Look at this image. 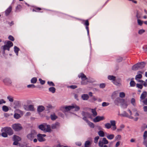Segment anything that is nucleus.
<instances>
[{
    "instance_id": "1",
    "label": "nucleus",
    "mask_w": 147,
    "mask_h": 147,
    "mask_svg": "<svg viewBox=\"0 0 147 147\" xmlns=\"http://www.w3.org/2000/svg\"><path fill=\"white\" fill-rule=\"evenodd\" d=\"M13 46V43L10 41L7 42L6 44L1 47V51H3V54L5 53V51L7 50L9 51L10 47Z\"/></svg>"
},
{
    "instance_id": "2",
    "label": "nucleus",
    "mask_w": 147,
    "mask_h": 147,
    "mask_svg": "<svg viewBox=\"0 0 147 147\" xmlns=\"http://www.w3.org/2000/svg\"><path fill=\"white\" fill-rule=\"evenodd\" d=\"M110 122L111 124L109 123H107L105 124V128L107 129H109L112 126L111 129L113 131L115 130L117 128L115 121L114 120H111Z\"/></svg>"
},
{
    "instance_id": "3",
    "label": "nucleus",
    "mask_w": 147,
    "mask_h": 147,
    "mask_svg": "<svg viewBox=\"0 0 147 147\" xmlns=\"http://www.w3.org/2000/svg\"><path fill=\"white\" fill-rule=\"evenodd\" d=\"M146 63L144 62H141L137 63L133 66L132 69L133 70H137L141 69L144 67Z\"/></svg>"
},
{
    "instance_id": "4",
    "label": "nucleus",
    "mask_w": 147,
    "mask_h": 147,
    "mask_svg": "<svg viewBox=\"0 0 147 147\" xmlns=\"http://www.w3.org/2000/svg\"><path fill=\"white\" fill-rule=\"evenodd\" d=\"M79 78H81L82 81L81 82V84L82 85H84L87 84L88 82V78L83 73H81L78 75Z\"/></svg>"
},
{
    "instance_id": "5",
    "label": "nucleus",
    "mask_w": 147,
    "mask_h": 147,
    "mask_svg": "<svg viewBox=\"0 0 147 147\" xmlns=\"http://www.w3.org/2000/svg\"><path fill=\"white\" fill-rule=\"evenodd\" d=\"M36 135L37 133L36 131L33 130L31 131L30 134L27 135V137L28 139L32 141L34 138L36 137Z\"/></svg>"
},
{
    "instance_id": "6",
    "label": "nucleus",
    "mask_w": 147,
    "mask_h": 147,
    "mask_svg": "<svg viewBox=\"0 0 147 147\" xmlns=\"http://www.w3.org/2000/svg\"><path fill=\"white\" fill-rule=\"evenodd\" d=\"M2 132H6L9 135H12L13 134V132L12 129L9 127H5L3 128L1 130Z\"/></svg>"
},
{
    "instance_id": "7",
    "label": "nucleus",
    "mask_w": 147,
    "mask_h": 147,
    "mask_svg": "<svg viewBox=\"0 0 147 147\" xmlns=\"http://www.w3.org/2000/svg\"><path fill=\"white\" fill-rule=\"evenodd\" d=\"M74 108L75 109V111H79L80 109L79 107L76 105L66 106L65 108L66 111H69Z\"/></svg>"
},
{
    "instance_id": "8",
    "label": "nucleus",
    "mask_w": 147,
    "mask_h": 147,
    "mask_svg": "<svg viewBox=\"0 0 147 147\" xmlns=\"http://www.w3.org/2000/svg\"><path fill=\"white\" fill-rule=\"evenodd\" d=\"M12 128L15 131H19L22 130V127L20 123H15L12 125Z\"/></svg>"
},
{
    "instance_id": "9",
    "label": "nucleus",
    "mask_w": 147,
    "mask_h": 147,
    "mask_svg": "<svg viewBox=\"0 0 147 147\" xmlns=\"http://www.w3.org/2000/svg\"><path fill=\"white\" fill-rule=\"evenodd\" d=\"M46 136V135L45 134H39L37 135L38 140L40 142H44L46 140L44 137Z\"/></svg>"
},
{
    "instance_id": "10",
    "label": "nucleus",
    "mask_w": 147,
    "mask_h": 147,
    "mask_svg": "<svg viewBox=\"0 0 147 147\" xmlns=\"http://www.w3.org/2000/svg\"><path fill=\"white\" fill-rule=\"evenodd\" d=\"M105 119L104 116H97L93 119V121L94 122H97L103 120Z\"/></svg>"
},
{
    "instance_id": "11",
    "label": "nucleus",
    "mask_w": 147,
    "mask_h": 147,
    "mask_svg": "<svg viewBox=\"0 0 147 147\" xmlns=\"http://www.w3.org/2000/svg\"><path fill=\"white\" fill-rule=\"evenodd\" d=\"M3 82L6 85L10 86L11 85L12 82L8 78H5L3 80Z\"/></svg>"
},
{
    "instance_id": "12",
    "label": "nucleus",
    "mask_w": 147,
    "mask_h": 147,
    "mask_svg": "<svg viewBox=\"0 0 147 147\" xmlns=\"http://www.w3.org/2000/svg\"><path fill=\"white\" fill-rule=\"evenodd\" d=\"M113 82L114 84L117 86H120L121 85V80L120 79H115Z\"/></svg>"
},
{
    "instance_id": "13",
    "label": "nucleus",
    "mask_w": 147,
    "mask_h": 147,
    "mask_svg": "<svg viewBox=\"0 0 147 147\" xmlns=\"http://www.w3.org/2000/svg\"><path fill=\"white\" fill-rule=\"evenodd\" d=\"M54 106H53L51 104H48L47 105L46 107V110L49 111V110L53 109L55 108Z\"/></svg>"
},
{
    "instance_id": "14",
    "label": "nucleus",
    "mask_w": 147,
    "mask_h": 147,
    "mask_svg": "<svg viewBox=\"0 0 147 147\" xmlns=\"http://www.w3.org/2000/svg\"><path fill=\"white\" fill-rule=\"evenodd\" d=\"M59 126V123L57 122L54 124H52L51 127L52 129H55L58 127Z\"/></svg>"
},
{
    "instance_id": "15",
    "label": "nucleus",
    "mask_w": 147,
    "mask_h": 147,
    "mask_svg": "<svg viewBox=\"0 0 147 147\" xmlns=\"http://www.w3.org/2000/svg\"><path fill=\"white\" fill-rule=\"evenodd\" d=\"M91 112L92 113V116L94 117H95L97 115V113L96 111V109H91Z\"/></svg>"
},
{
    "instance_id": "16",
    "label": "nucleus",
    "mask_w": 147,
    "mask_h": 147,
    "mask_svg": "<svg viewBox=\"0 0 147 147\" xmlns=\"http://www.w3.org/2000/svg\"><path fill=\"white\" fill-rule=\"evenodd\" d=\"M12 9V7L11 6H10L5 11V14L6 16L8 15Z\"/></svg>"
},
{
    "instance_id": "17",
    "label": "nucleus",
    "mask_w": 147,
    "mask_h": 147,
    "mask_svg": "<svg viewBox=\"0 0 147 147\" xmlns=\"http://www.w3.org/2000/svg\"><path fill=\"white\" fill-rule=\"evenodd\" d=\"M45 109L44 107L43 106H39L37 108V111L39 112H42Z\"/></svg>"
},
{
    "instance_id": "18",
    "label": "nucleus",
    "mask_w": 147,
    "mask_h": 147,
    "mask_svg": "<svg viewBox=\"0 0 147 147\" xmlns=\"http://www.w3.org/2000/svg\"><path fill=\"white\" fill-rule=\"evenodd\" d=\"M46 126L44 124H41L38 126V128L40 130L45 132L46 129Z\"/></svg>"
},
{
    "instance_id": "19",
    "label": "nucleus",
    "mask_w": 147,
    "mask_h": 147,
    "mask_svg": "<svg viewBox=\"0 0 147 147\" xmlns=\"http://www.w3.org/2000/svg\"><path fill=\"white\" fill-rule=\"evenodd\" d=\"M89 98V96L88 94H84L82 95V98L84 100H87Z\"/></svg>"
},
{
    "instance_id": "20",
    "label": "nucleus",
    "mask_w": 147,
    "mask_h": 147,
    "mask_svg": "<svg viewBox=\"0 0 147 147\" xmlns=\"http://www.w3.org/2000/svg\"><path fill=\"white\" fill-rule=\"evenodd\" d=\"M147 92L144 91L142 94L140 96V98L142 100H143L146 97Z\"/></svg>"
},
{
    "instance_id": "21",
    "label": "nucleus",
    "mask_w": 147,
    "mask_h": 147,
    "mask_svg": "<svg viewBox=\"0 0 147 147\" xmlns=\"http://www.w3.org/2000/svg\"><path fill=\"white\" fill-rule=\"evenodd\" d=\"M13 138L14 141H16L18 142L20 141L21 140V138L16 135L13 136Z\"/></svg>"
},
{
    "instance_id": "22",
    "label": "nucleus",
    "mask_w": 147,
    "mask_h": 147,
    "mask_svg": "<svg viewBox=\"0 0 147 147\" xmlns=\"http://www.w3.org/2000/svg\"><path fill=\"white\" fill-rule=\"evenodd\" d=\"M121 115L126 117H128L131 119H132L133 118L132 116H129L128 114L127 113V112L125 111H124L122 114H121Z\"/></svg>"
},
{
    "instance_id": "23",
    "label": "nucleus",
    "mask_w": 147,
    "mask_h": 147,
    "mask_svg": "<svg viewBox=\"0 0 147 147\" xmlns=\"http://www.w3.org/2000/svg\"><path fill=\"white\" fill-rule=\"evenodd\" d=\"M46 126V129L45 132H50L51 131L50 126L49 125H47Z\"/></svg>"
},
{
    "instance_id": "24",
    "label": "nucleus",
    "mask_w": 147,
    "mask_h": 147,
    "mask_svg": "<svg viewBox=\"0 0 147 147\" xmlns=\"http://www.w3.org/2000/svg\"><path fill=\"white\" fill-rule=\"evenodd\" d=\"M108 78L110 80H112L114 81L115 80L116 77L113 76H108Z\"/></svg>"
},
{
    "instance_id": "25",
    "label": "nucleus",
    "mask_w": 147,
    "mask_h": 147,
    "mask_svg": "<svg viewBox=\"0 0 147 147\" xmlns=\"http://www.w3.org/2000/svg\"><path fill=\"white\" fill-rule=\"evenodd\" d=\"M52 120H55L57 117L55 114H52L50 116Z\"/></svg>"
},
{
    "instance_id": "26",
    "label": "nucleus",
    "mask_w": 147,
    "mask_h": 147,
    "mask_svg": "<svg viewBox=\"0 0 147 147\" xmlns=\"http://www.w3.org/2000/svg\"><path fill=\"white\" fill-rule=\"evenodd\" d=\"M19 50L20 49L18 47L16 46L14 47V51L17 55H18V52Z\"/></svg>"
},
{
    "instance_id": "27",
    "label": "nucleus",
    "mask_w": 147,
    "mask_h": 147,
    "mask_svg": "<svg viewBox=\"0 0 147 147\" xmlns=\"http://www.w3.org/2000/svg\"><path fill=\"white\" fill-rule=\"evenodd\" d=\"M28 109L29 111H34V110L33 105H28Z\"/></svg>"
},
{
    "instance_id": "28",
    "label": "nucleus",
    "mask_w": 147,
    "mask_h": 147,
    "mask_svg": "<svg viewBox=\"0 0 147 147\" xmlns=\"http://www.w3.org/2000/svg\"><path fill=\"white\" fill-rule=\"evenodd\" d=\"M37 79L36 78L34 77L32 78L31 80V82L32 83H36L37 81Z\"/></svg>"
},
{
    "instance_id": "29",
    "label": "nucleus",
    "mask_w": 147,
    "mask_h": 147,
    "mask_svg": "<svg viewBox=\"0 0 147 147\" xmlns=\"http://www.w3.org/2000/svg\"><path fill=\"white\" fill-rule=\"evenodd\" d=\"M55 88L54 87H51L49 88V91L52 92V93H54L55 91Z\"/></svg>"
},
{
    "instance_id": "30",
    "label": "nucleus",
    "mask_w": 147,
    "mask_h": 147,
    "mask_svg": "<svg viewBox=\"0 0 147 147\" xmlns=\"http://www.w3.org/2000/svg\"><path fill=\"white\" fill-rule=\"evenodd\" d=\"M42 10L41 8L38 7H35L34 8L32 9L33 11L38 12V11L41 10Z\"/></svg>"
},
{
    "instance_id": "31",
    "label": "nucleus",
    "mask_w": 147,
    "mask_h": 147,
    "mask_svg": "<svg viewBox=\"0 0 147 147\" xmlns=\"http://www.w3.org/2000/svg\"><path fill=\"white\" fill-rule=\"evenodd\" d=\"M82 115L83 117H87L89 115V114L88 112L82 111Z\"/></svg>"
},
{
    "instance_id": "32",
    "label": "nucleus",
    "mask_w": 147,
    "mask_h": 147,
    "mask_svg": "<svg viewBox=\"0 0 147 147\" xmlns=\"http://www.w3.org/2000/svg\"><path fill=\"white\" fill-rule=\"evenodd\" d=\"M2 109L3 111L5 112H7L9 110L8 107L4 105L2 107Z\"/></svg>"
},
{
    "instance_id": "33",
    "label": "nucleus",
    "mask_w": 147,
    "mask_h": 147,
    "mask_svg": "<svg viewBox=\"0 0 147 147\" xmlns=\"http://www.w3.org/2000/svg\"><path fill=\"white\" fill-rule=\"evenodd\" d=\"M98 134L100 137H104V133L102 131H99L98 132Z\"/></svg>"
},
{
    "instance_id": "34",
    "label": "nucleus",
    "mask_w": 147,
    "mask_h": 147,
    "mask_svg": "<svg viewBox=\"0 0 147 147\" xmlns=\"http://www.w3.org/2000/svg\"><path fill=\"white\" fill-rule=\"evenodd\" d=\"M114 135L113 134H110L108 135L107 136V138L111 140L114 138Z\"/></svg>"
},
{
    "instance_id": "35",
    "label": "nucleus",
    "mask_w": 147,
    "mask_h": 147,
    "mask_svg": "<svg viewBox=\"0 0 147 147\" xmlns=\"http://www.w3.org/2000/svg\"><path fill=\"white\" fill-rule=\"evenodd\" d=\"M22 8V7L20 5H18L16 8V11H20Z\"/></svg>"
},
{
    "instance_id": "36",
    "label": "nucleus",
    "mask_w": 147,
    "mask_h": 147,
    "mask_svg": "<svg viewBox=\"0 0 147 147\" xmlns=\"http://www.w3.org/2000/svg\"><path fill=\"white\" fill-rule=\"evenodd\" d=\"M14 117L16 119H19L20 117V115L18 113H15L14 115Z\"/></svg>"
},
{
    "instance_id": "37",
    "label": "nucleus",
    "mask_w": 147,
    "mask_h": 147,
    "mask_svg": "<svg viewBox=\"0 0 147 147\" xmlns=\"http://www.w3.org/2000/svg\"><path fill=\"white\" fill-rule=\"evenodd\" d=\"M102 142L105 144H107L109 142L107 140V139L105 138H103Z\"/></svg>"
},
{
    "instance_id": "38",
    "label": "nucleus",
    "mask_w": 147,
    "mask_h": 147,
    "mask_svg": "<svg viewBox=\"0 0 147 147\" xmlns=\"http://www.w3.org/2000/svg\"><path fill=\"white\" fill-rule=\"evenodd\" d=\"M136 76L135 79L137 80V79H141L142 77V76L141 74H138Z\"/></svg>"
},
{
    "instance_id": "39",
    "label": "nucleus",
    "mask_w": 147,
    "mask_h": 147,
    "mask_svg": "<svg viewBox=\"0 0 147 147\" xmlns=\"http://www.w3.org/2000/svg\"><path fill=\"white\" fill-rule=\"evenodd\" d=\"M125 94L123 92H121L119 93V96L122 98H124L125 97Z\"/></svg>"
},
{
    "instance_id": "40",
    "label": "nucleus",
    "mask_w": 147,
    "mask_h": 147,
    "mask_svg": "<svg viewBox=\"0 0 147 147\" xmlns=\"http://www.w3.org/2000/svg\"><path fill=\"white\" fill-rule=\"evenodd\" d=\"M131 102L132 105L134 106H135L136 105V103L135 102V100L134 98H132L131 99Z\"/></svg>"
},
{
    "instance_id": "41",
    "label": "nucleus",
    "mask_w": 147,
    "mask_h": 147,
    "mask_svg": "<svg viewBox=\"0 0 147 147\" xmlns=\"http://www.w3.org/2000/svg\"><path fill=\"white\" fill-rule=\"evenodd\" d=\"M130 84L131 86L133 87L135 86L136 83L134 81L131 80L130 82Z\"/></svg>"
},
{
    "instance_id": "42",
    "label": "nucleus",
    "mask_w": 147,
    "mask_h": 147,
    "mask_svg": "<svg viewBox=\"0 0 147 147\" xmlns=\"http://www.w3.org/2000/svg\"><path fill=\"white\" fill-rule=\"evenodd\" d=\"M137 21L138 24L140 26H141L143 24V23H144V22L139 19H138Z\"/></svg>"
},
{
    "instance_id": "43",
    "label": "nucleus",
    "mask_w": 147,
    "mask_h": 147,
    "mask_svg": "<svg viewBox=\"0 0 147 147\" xmlns=\"http://www.w3.org/2000/svg\"><path fill=\"white\" fill-rule=\"evenodd\" d=\"M3 132L1 133V136L4 137H6L7 136V134L5 132Z\"/></svg>"
},
{
    "instance_id": "44",
    "label": "nucleus",
    "mask_w": 147,
    "mask_h": 147,
    "mask_svg": "<svg viewBox=\"0 0 147 147\" xmlns=\"http://www.w3.org/2000/svg\"><path fill=\"white\" fill-rule=\"evenodd\" d=\"M121 136L120 135H118L115 137V139L116 140H118L121 139Z\"/></svg>"
},
{
    "instance_id": "45",
    "label": "nucleus",
    "mask_w": 147,
    "mask_h": 147,
    "mask_svg": "<svg viewBox=\"0 0 147 147\" xmlns=\"http://www.w3.org/2000/svg\"><path fill=\"white\" fill-rule=\"evenodd\" d=\"M99 138V137L98 136L96 137L94 139V142L95 143H97L98 141V140Z\"/></svg>"
},
{
    "instance_id": "46",
    "label": "nucleus",
    "mask_w": 147,
    "mask_h": 147,
    "mask_svg": "<svg viewBox=\"0 0 147 147\" xmlns=\"http://www.w3.org/2000/svg\"><path fill=\"white\" fill-rule=\"evenodd\" d=\"M7 98L11 102H12L13 101V98L10 96H8Z\"/></svg>"
},
{
    "instance_id": "47",
    "label": "nucleus",
    "mask_w": 147,
    "mask_h": 147,
    "mask_svg": "<svg viewBox=\"0 0 147 147\" xmlns=\"http://www.w3.org/2000/svg\"><path fill=\"white\" fill-rule=\"evenodd\" d=\"M123 60V58L121 57H119L117 59V62H120Z\"/></svg>"
},
{
    "instance_id": "48",
    "label": "nucleus",
    "mask_w": 147,
    "mask_h": 147,
    "mask_svg": "<svg viewBox=\"0 0 147 147\" xmlns=\"http://www.w3.org/2000/svg\"><path fill=\"white\" fill-rule=\"evenodd\" d=\"M88 123L89 125L91 127L94 128V124L93 123L89 121L88 122Z\"/></svg>"
},
{
    "instance_id": "49",
    "label": "nucleus",
    "mask_w": 147,
    "mask_h": 147,
    "mask_svg": "<svg viewBox=\"0 0 147 147\" xmlns=\"http://www.w3.org/2000/svg\"><path fill=\"white\" fill-rule=\"evenodd\" d=\"M143 137L144 140H145L147 137V131H145L144 132Z\"/></svg>"
},
{
    "instance_id": "50",
    "label": "nucleus",
    "mask_w": 147,
    "mask_h": 147,
    "mask_svg": "<svg viewBox=\"0 0 147 147\" xmlns=\"http://www.w3.org/2000/svg\"><path fill=\"white\" fill-rule=\"evenodd\" d=\"M47 83L50 86H55L54 83L52 82L48 81L47 82Z\"/></svg>"
},
{
    "instance_id": "51",
    "label": "nucleus",
    "mask_w": 147,
    "mask_h": 147,
    "mask_svg": "<svg viewBox=\"0 0 147 147\" xmlns=\"http://www.w3.org/2000/svg\"><path fill=\"white\" fill-rule=\"evenodd\" d=\"M145 32V30L143 29H141L138 31V33L140 34H142Z\"/></svg>"
},
{
    "instance_id": "52",
    "label": "nucleus",
    "mask_w": 147,
    "mask_h": 147,
    "mask_svg": "<svg viewBox=\"0 0 147 147\" xmlns=\"http://www.w3.org/2000/svg\"><path fill=\"white\" fill-rule=\"evenodd\" d=\"M109 105V103L106 102H103L102 103V106L103 107H106L108 106Z\"/></svg>"
},
{
    "instance_id": "53",
    "label": "nucleus",
    "mask_w": 147,
    "mask_h": 147,
    "mask_svg": "<svg viewBox=\"0 0 147 147\" xmlns=\"http://www.w3.org/2000/svg\"><path fill=\"white\" fill-rule=\"evenodd\" d=\"M39 80L40 81V83L42 84L43 85L45 83V81L42 80L41 78H39Z\"/></svg>"
},
{
    "instance_id": "54",
    "label": "nucleus",
    "mask_w": 147,
    "mask_h": 147,
    "mask_svg": "<svg viewBox=\"0 0 147 147\" xmlns=\"http://www.w3.org/2000/svg\"><path fill=\"white\" fill-rule=\"evenodd\" d=\"M28 88H34L36 86L34 84L28 85L27 86Z\"/></svg>"
},
{
    "instance_id": "55",
    "label": "nucleus",
    "mask_w": 147,
    "mask_h": 147,
    "mask_svg": "<svg viewBox=\"0 0 147 147\" xmlns=\"http://www.w3.org/2000/svg\"><path fill=\"white\" fill-rule=\"evenodd\" d=\"M136 86L138 88L140 89H142L143 88V86L142 84H136Z\"/></svg>"
},
{
    "instance_id": "56",
    "label": "nucleus",
    "mask_w": 147,
    "mask_h": 147,
    "mask_svg": "<svg viewBox=\"0 0 147 147\" xmlns=\"http://www.w3.org/2000/svg\"><path fill=\"white\" fill-rule=\"evenodd\" d=\"M23 107L25 110L27 111H29L28 105H24V106Z\"/></svg>"
},
{
    "instance_id": "57",
    "label": "nucleus",
    "mask_w": 147,
    "mask_h": 147,
    "mask_svg": "<svg viewBox=\"0 0 147 147\" xmlns=\"http://www.w3.org/2000/svg\"><path fill=\"white\" fill-rule=\"evenodd\" d=\"M69 87L72 89H74L77 88V86L76 85H71L69 86Z\"/></svg>"
},
{
    "instance_id": "58",
    "label": "nucleus",
    "mask_w": 147,
    "mask_h": 147,
    "mask_svg": "<svg viewBox=\"0 0 147 147\" xmlns=\"http://www.w3.org/2000/svg\"><path fill=\"white\" fill-rule=\"evenodd\" d=\"M103 143L101 141H99V142L98 145L100 147H103Z\"/></svg>"
},
{
    "instance_id": "59",
    "label": "nucleus",
    "mask_w": 147,
    "mask_h": 147,
    "mask_svg": "<svg viewBox=\"0 0 147 147\" xmlns=\"http://www.w3.org/2000/svg\"><path fill=\"white\" fill-rule=\"evenodd\" d=\"M8 38L10 40L12 41H13L14 40V37L10 35L8 37Z\"/></svg>"
},
{
    "instance_id": "60",
    "label": "nucleus",
    "mask_w": 147,
    "mask_h": 147,
    "mask_svg": "<svg viewBox=\"0 0 147 147\" xmlns=\"http://www.w3.org/2000/svg\"><path fill=\"white\" fill-rule=\"evenodd\" d=\"M105 86V84L104 83L101 84L100 85V87L101 88H104Z\"/></svg>"
},
{
    "instance_id": "61",
    "label": "nucleus",
    "mask_w": 147,
    "mask_h": 147,
    "mask_svg": "<svg viewBox=\"0 0 147 147\" xmlns=\"http://www.w3.org/2000/svg\"><path fill=\"white\" fill-rule=\"evenodd\" d=\"M136 16L138 19H139L140 18V15L139 14L138 11H137Z\"/></svg>"
},
{
    "instance_id": "62",
    "label": "nucleus",
    "mask_w": 147,
    "mask_h": 147,
    "mask_svg": "<svg viewBox=\"0 0 147 147\" xmlns=\"http://www.w3.org/2000/svg\"><path fill=\"white\" fill-rule=\"evenodd\" d=\"M82 119L87 122H88L89 121L88 120L87 118L86 117H84L82 118Z\"/></svg>"
},
{
    "instance_id": "63",
    "label": "nucleus",
    "mask_w": 147,
    "mask_h": 147,
    "mask_svg": "<svg viewBox=\"0 0 147 147\" xmlns=\"http://www.w3.org/2000/svg\"><path fill=\"white\" fill-rule=\"evenodd\" d=\"M144 51L145 52H147V45L143 47Z\"/></svg>"
},
{
    "instance_id": "64",
    "label": "nucleus",
    "mask_w": 147,
    "mask_h": 147,
    "mask_svg": "<svg viewBox=\"0 0 147 147\" xmlns=\"http://www.w3.org/2000/svg\"><path fill=\"white\" fill-rule=\"evenodd\" d=\"M54 147H63V145H61L60 144H57Z\"/></svg>"
}]
</instances>
